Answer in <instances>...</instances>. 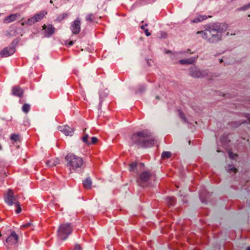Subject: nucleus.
<instances>
[{
  "label": "nucleus",
  "instance_id": "obj_1",
  "mask_svg": "<svg viewBox=\"0 0 250 250\" xmlns=\"http://www.w3.org/2000/svg\"><path fill=\"white\" fill-rule=\"evenodd\" d=\"M225 24L216 23L204 31H198L197 34H201V37L208 42L216 43L222 40V34L226 31Z\"/></svg>",
  "mask_w": 250,
  "mask_h": 250
},
{
  "label": "nucleus",
  "instance_id": "obj_2",
  "mask_svg": "<svg viewBox=\"0 0 250 250\" xmlns=\"http://www.w3.org/2000/svg\"><path fill=\"white\" fill-rule=\"evenodd\" d=\"M66 162L65 166L68 167L69 170L76 171L80 168L83 165V159L73 153H69L65 157Z\"/></svg>",
  "mask_w": 250,
  "mask_h": 250
},
{
  "label": "nucleus",
  "instance_id": "obj_3",
  "mask_svg": "<svg viewBox=\"0 0 250 250\" xmlns=\"http://www.w3.org/2000/svg\"><path fill=\"white\" fill-rule=\"evenodd\" d=\"M73 229L71 223H66L61 224L57 230L58 238L62 240H65L71 234Z\"/></svg>",
  "mask_w": 250,
  "mask_h": 250
},
{
  "label": "nucleus",
  "instance_id": "obj_4",
  "mask_svg": "<svg viewBox=\"0 0 250 250\" xmlns=\"http://www.w3.org/2000/svg\"><path fill=\"white\" fill-rule=\"evenodd\" d=\"M131 139L132 141H153L152 140V134L147 130H145L142 131L138 132L133 134Z\"/></svg>",
  "mask_w": 250,
  "mask_h": 250
},
{
  "label": "nucleus",
  "instance_id": "obj_5",
  "mask_svg": "<svg viewBox=\"0 0 250 250\" xmlns=\"http://www.w3.org/2000/svg\"><path fill=\"white\" fill-rule=\"evenodd\" d=\"M189 70L190 76L195 78H204L208 75L207 70H200L195 66H191Z\"/></svg>",
  "mask_w": 250,
  "mask_h": 250
},
{
  "label": "nucleus",
  "instance_id": "obj_6",
  "mask_svg": "<svg viewBox=\"0 0 250 250\" xmlns=\"http://www.w3.org/2000/svg\"><path fill=\"white\" fill-rule=\"evenodd\" d=\"M151 174L148 171H144L141 173L139 179L137 180L138 185L142 187H147L149 184V180Z\"/></svg>",
  "mask_w": 250,
  "mask_h": 250
},
{
  "label": "nucleus",
  "instance_id": "obj_7",
  "mask_svg": "<svg viewBox=\"0 0 250 250\" xmlns=\"http://www.w3.org/2000/svg\"><path fill=\"white\" fill-rule=\"evenodd\" d=\"M57 128L59 131L64 134L65 136H72L75 131L74 128L70 127L68 125H59Z\"/></svg>",
  "mask_w": 250,
  "mask_h": 250
},
{
  "label": "nucleus",
  "instance_id": "obj_8",
  "mask_svg": "<svg viewBox=\"0 0 250 250\" xmlns=\"http://www.w3.org/2000/svg\"><path fill=\"white\" fill-rule=\"evenodd\" d=\"M4 201L9 206L14 204L15 201H17L14 195V192L11 189H9L4 196Z\"/></svg>",
  "mask_w": 250,
  "mask_h": 250
},
{
  "label": "nucleus",
  "instance_id": "obj_9",
  "mask_svg": "<svg viewBox=\"0 0 250 250\" xmlns=\"http://www.w3.org/2000/svg\"><path fill=\"white\" fill-rule=\"evenodd\" d=\"M15 52V48L13 45L11 44L2 50L0 52V57H7Z\"/></svg>",
  "mask_w": 250,
  "mask_h": 250
},
{
  "label": "nucleus",
  "instance_id": "obj_10",
  "mask_svg": "<svg viewBox=\"0 0 250 250\" xmlns=\"http://www.w3.org/2000/svg\"><path fill=\"white\" fill-rule=\"evenodd\" d=\"M73 34L77 35L79 33L81 30V21L79 20H76L74 21L70 27Z\"/></svg>",
  "mask_w": 250,
  "mask_h": 250
},
{
  "label": "nucleus",
  "instance_id": "obj_11",
  "mask_svg": "<svg viewBox=\"0 0 250 250\" xmlns=\"http://www.w3.org/2000/svg\"><path fill=\"white\" fill-rule=\"evenodd\" d=\"M43 29L44 30V36L45 37L47 38L51 37L54 33L55 30V28L51 24H48L47 25L44 24L43 26Z\"/></svg>",
  "mask_w": 250,
  "mask_h": 250
},
{
  "label": "nucleus",
  "instance_id": "obj_12",
  "mask_svg": "<svg viewBox=\"0 0 250 250\" xmlns=\"http://www.w3.org/2000/svg\"><path fill=\"white\" fill-rule=\"evenodd\" d=\"M153 142H134L131 145L138 148H147L153 146Z\"/></svg>",
  "mask_w": 250,
  "mask_h": 250
},
{
  "label": "nucleus",
  "instance_id": "obj_13",
  "mask_svg": "<svg viewBox=\"0 0 250 250\" xmlns=\"http://www.w3.org/2000/svg\"><path fill=\"white\" fill-rule=\"evenodd\" d=\"M18 240V236L15 232H12L11 235L6 239V242L9 245L16 244Z\"/></svg>",
  "mask_w": 250,
  "mask_h": 250
},
{
  "label": "nucleus",
  "instance_id": "obj_14",
  "mask_svg": "<svg viewBox=\"0 0 250 250\" xmlns=\"http://www.w3.org/2000/svg\"><path fill=\"white\" fill-rule=\"evenodd\" d=\"M12 94L14 96L21 97L23 93V89L19 86H16L12 88Z\"/></svg>",
  "mask_w": 250,
  "mask_h": 250
},
{
  "label": "nucleus",
  "instance_id": "obj_15",
  "mask_svg": "<svg viewBox=\"0 0 250 250\" xmlns=\"http://www.w3.org/2000/svg\"><path fill=\"white\" fill-rule=\"evenodd\" d=\"M20 16L19 14H12L10 15L5 17L3 20L4 22L5 23H10L13 21H15L17 17Z\"/></svg>",
  "mask_w": 250,
  "mask_h": 250
},
{
  "label": "nucleus",
  "instance_id": "obj_16",
  "mask_svg": "<svg viewBox=\"0 0 250 250\" xmlns=\"http://www.w3.org/2000/svg\"><path fill=\"white\" fill-rule=\"evenodd\" d=\"M60 163V160L56 158L55 159H52L46 162V165L49 167H54Z\"/></svg>",
  "mask_w": 250,
  "mask_h": 250
},
{
  "label": "nucleus",
  "instance_id": "obj_17",
  "mask_svg": "<svg viewBox=\"0 0 250 250\" xmlns=\"http://www.w3.org/2000/svg\"><path fill=\"white\" fill-rule=\"evenodd\" d=\"M196 58H190L188 59H183L179 60V62L182 64H191L194 63L195 61Z\"/></svg>",
  "mask_w": 250,
  "mask_h": 250
},
{
  "label": "nucleus",
  "instance_id": "obj_18",
  "mask_svg": "<svg viewBox=\"0 0 250 250\" xmlns=\"http://www.w3.org/2000/svg\"><path fill=\"white\" fill-rule=\"evenodd\" d=\"M83 187L87 189H89L91 188V185H92V181L91 180L89 177L85 179L83 183Z\"/></svg>",
  "mask_w": 250,
  "mask_h": 250
},
{
  "label": "nucleus",
  "instance_id": "obj_19",
  "mask_svg": "<svg viewBox=\"0 0 250 250\" xmlns=\"http://www.w3.org/2000/svg\"><path fill=\"white\" fill-rule=\"evenodd\" d=\"M231 136V134H230L228 133H224L223 135H221V137L220 139V141H230Z\"/></svg>",
  "mask_w": 250,
  "mask_h": 250
},
{
  "label": "nucleus",
  "instance_id": "obj_20",
  "mask_svg": "<svg viewBox=\"0 0 250 250\" xmlns=\"http://www.w3.org/2000/svg\"><path fill=\"white\" fill-rule=\"evenodd\" d=\"M207 19V17L206 16L200 15V16L197 17L196 18H195V19H194L192 20V22L194 23H198V22H201Z\"/></svg>",
  "mask_w": 250,
  "mask_h": 250
},
{
  "label": "nucleus",
  "instance_id": "obj_21",
  "mask_svg": "<svg viewBox=\"0 0 250 250\" xmlns=\"http://www.w3.org/2000/svg\"><path fill=\"white\" fill-rule=\"evenodd\" d=\"M46 14L44 11H42L40 13L36 14L34 17L36 20H37V22L40 21Z\"/></svg>",
  "mask_w": 250,
  "mask_h": 250
},
{
  "label": "nucleus",
  "instance_id": "obj_22",
  "mask_svg": "<svg viewBox=\"0 0 250 250\" xmlns=\"http://www.w3.org/2000/svg\"><path fill=\"white\" fill-rule=\"evenodd\" d=\"M250 9V3L246 4L245 5H244L243 6H241L240 7H239L237 9V11L240 12V11H248Z\"/></svg>",
  "mask_w": 250,
  "mask_h": 250
},
{
  "label": "nucleus",
  "instance_id": "obj_23",
  "mask_svg": "<svg viewBox=\"0 0 250 250\" xmlns=\"http://www.w3.org/2000/svg\"><path fill=\"white\" fill-rule=\"evenodd\" d=\"M21 136L19 134H12L10 136V139L12 141H19L21 139Z\"/></svg>",
  "mask_w": 250,
  "mask_h": 250
},
{
  "label": "nucleus",
  "instance_id": "obj_24",
  "mask_svg": "<svg viewBox=\"0 0 250 250\" xmlns=\"http://www.w3.org/2000/svg\"><path fill=\"white\" fill-rule=\"evenodd\" d=\"M30 109V105L28 104H25L22 107V110L25 113H28Z\"/></svg>",
  "mask_w": 250,
  "mask_h": 250
},
{
  "label": "nucleus",
  "instance_id": "obj_25",
  "mask_svg": "<svg viewBox=\"0 0 250 250\" xmlns=\"http://www.w3.org/2000/svg\"><path fill=\"white\" fill-rule=\"evenodd\" d=\"M172 155V154L169 151H164L162 153L161 157L163 159L169 158Z\"/></svg>",
  "mask_w": 250,
  "mask_h": 250
},
{
  "label": "nucleus",
  "instance_id": "obj_26",
  "mask_svg": "<svg viewBox=\"0 0 250 250\" xmlns=\"http://www.w3.org/2000/svg\"><path fill=\"white\" fill-rule=\"evenodd\" d=\"M94 15L93 14H89L87 15L85 17V20L87 21H93L94 20Z\"/></svg>",
  "mask_w": 250,
  "mask_h": 250
},
{
  "label": "nucleus",
  "instance_id": "obj_27",
  "mask_svg": "<svg viewBox=\"0 0 250 250\" xmlns=\"http://www.w3.org/2000/svg\"><path fill=\"white\" fill-rule=\"evenodd\" d=\"M14 204L17 208L16 209V213L17 214L20 213L21 211V207L20 204L18 201H15Z\"/></svg>",
  "mask_w": 250,
  "mask_h": 250
},
{
  "label": "nucleus",
  "instance_id": "obj_28",
  "mask_svg": "<svg viewBox=\"0 0 250 250\" xmlns=\"http://www.w3.org/2000/svg\"><path fill=\"white\" fill-rule=\"evenodd\" d=\"M37 22V20H35L34 17L28 19L26 23L28 25H32Z\"/></svg>",
  "mask_w": 250,
  "mask_h": 250
},
{
  "label": "nucleus",
  "instance_id": "obj_29",
  "mask_svg": "<svg viewBox=\"0 0 250 250\" xmlns=\"http://www.w3.org/2000/svg\"><path fill=\"white\" fill-rule=\"evenodd\" d=\"M175 199L173 197H168L167 198V203L169 206H172L174 204Z\"/></svg>",
  "mask_w": 250,
  "mask_h": 250
},
{
  "label": "nucleus",
  "instance_id": "obj_30",
  "mask_svg": "<svg viewBox=\"0 0 250 250\" xmlns=\"http://www.w3.org/2000/svg\"><path fill=\"white\" fill-rule=\"evenodd\" d=\"M86 128H84L83 130V136L82 139V141H87V139L89 138V134L86 133Z\"/></svg>",
  "mask_w": 250,
  "mask_h": 250
},
{
  "label": "nucleus",
  "instance_id": "obj_31",
  "mask_svg": "<svg viewBox=\"0 0 250 250\" xmlns=\"http://www.w3.org/2000/svg\"><path fill=\"white\" fill-rule=\"evenodd\" d=\"M67 16V14L66 13H63L60 15H59L57 19V20L58 21H62V20L64 19L65 18H66Z\"/></svg>",
  "mask_w": 250,
  "mask_h": 250
},
{
  "label": "nucleus",
  "instance_id": "obj_32",
  "mask_svg": "<svg viewBox=\"0 0 250 250\" xmlns=\"http://www.w3.org/2000/svg\"><path fill=\"white\" fill-rule=\"evenodd\" d=\"M137 167V163L136 162H133L129 164V170L130 171H134L135 168Z\"/></svg>",
  "mask_w": 250,
  "mask_h": 250
},
{
  "label": "nucleus",
  "instance_id": "obj_33",
  "mask_svg": "<svg viewBox=\"0 0 250 250\" xmlns=\"http://www.w3.org/2000/svg\"><path fill=\"white\" fill-rule=\"evenodd\" d=\"M229 156L231 159H235L237 157V154L233 153L231 151H229Z\"/></svg>",
  "mask_w": 250,
  "mask_h": 250
},
{
  "label": "nucleus",
  "instance_id": "obj_34",
  "mask_svg": "<svg viewBox=\"0 0 250 250\" xmlns=\"http://www.w3.org/2000/svg\"><path fill=\"white\" fill-rule=\"evenodd\" d=\"M229 168H228V172H231L232 171L234 172V173H236L237 172V169L235 167H232V166H229Z\"/></svg>",
  "mask_w": 250,
  "mask_h": 250
},
{
  "label": "nucleus",
  "instance_id": "obj_35",
  "mask_svg": "<svg viewBox=\"0 0 250 250\" xmlns=\"http://www.w3.org/2000/svg\"><path fill=\"white\" fill-rule=\"evenodd\" d=\"M146 89V88L144 86H141L136 91L137 94H140L144 92Z\"/></svg>",
  "mask_w": 250,
  "mask_h": 250
},
{
  "label": "nucleus",
  "instance_id": "obj_36",
  "mask_svg": "<svg viewBox=\"0 0 250 250\" xmlns=\"http://www.w3.org/2000/svg\"><path fill=\"white\" fill-rule=\"evenodd\" d=\"M181 54H182V52H180V53L176 52V53H173L172 55L171 58L172 59H174L175 58L177 59L178 58H179L180 56L181 55Z\"/></svg>",
  "mask_w": 250,
  "mask_h": 250
},
{
  "label": "nucleus",
  "instance_id": "obj_37",
  "mask_svg": "<svg viewBox=\"0 0 250 250\" xmlns=\"http://www.w3.org/2000/svg\"><path fill=\"white\" fill-rule=\"evenodd\" d=\"M179 116L181 119L184 122H186V118L185 114L181 111L179 112Z\"/></svg>",
  "mask_w": 250,
  "mask_h": 250
},
{
  "label": "nucleus",
  "instance_id": "obj_38",
  "mask_svg": "<svg viewBox=\"0 0 250 250\" xmlns=\"http://www.w3.org/2000/svg\"><path fill=\"white\" fill-rule=\"evenodd\" d=\"M31 223H25L23 225H22L21 227V228H27L28 227H29L30 226H31Z\"/></svg>",
  "mask_w": 250,
  "mask_h": 250
},
{
  "label": "nucleus",
  "instance_id": "obj_39",
  "mask_svg": "<svg viewBox=\"0 0 250 250\" xmlns=\"http://www.w3.org/2000/svg\"><path fill=\"white\" fill-rule=\"evenodd\" d=\"M82 248L80 245L76 244L74 249L73 250H82Z\"/></svg>",
  "mask_w": 250,
  "mask_h": 250
},
{
  "label": "nucleus",
  "instance_id": "obj_40",
  "mask_svg": "<svg viewBox=\"0 0 250 250\" xmlns=\"http://www.w3.org/2000/svg\"><path fill=\"white\" fill-rule=\"evenodd\" d=\"M145 33L146 34V35L147 37L151 35V33L148 31V30L147 29H145Z\"/></svg>",
  "mask_w": 250,
  "mask_h": 250
},
{
  "label": "nucleus",
  "instance_id": "obj_41",
  "mask_svg": "<svg viewBox=\"0 0 250 250\" xmlns=\"http://www.w3.org/2000/svg\"><path fill=\"white\" fill-rule=\"evenodd\" d=\"M100 139H101V138H99L97 137H92L91 138V141H99Z\"/></svg>",
  "mask_w": 250,
  "mask_h": 250
},
{
  "label": "nucleus",
  "instance_id": "obj_42",
  "mask_svg": "<svg viewBox=\"0 0 250 250\" xmlns=\"http://www.w3.org/2000/svg\"><path fill=\"white\" fill-rule=\"evenodd\" d=\"M74 43V42L73 41H70L68 44H67V42H66V44H67V46H71Z\"/></svg>",
  "mask_w": 250,
  "mask_h": 250
},
{
  "label": "nucleus",
  "instance_id": "obj_43",
  "mask_svg": "<svg viewBox=\"0 0 250 250\" xmlns=\"http://www.w3.org/2000/svg\"><path fill=\"white\" fill-rule=\"evenodd\" d=\"M88 145H94L97 142H94V141H92V142H85Z\"/></svg>",
  "mask_w": 250,
  "mask_h": 250
},
{
  "label": "nucleus",
  "instance_id": "obj_44",
  "mask_svg": "<svg viewBox=\"0 0 250 250\" xmlns=\"http://www.w3.org/2000/svg\"><path fill=\"white\" fill-rule=\"evenodd\" d=\"M247 123L248 124L250 123V115H248V116H247Z\"/></svg>",
  "mask_w": 250,
  "mask_h": 250
},
{
  "label": "nucleus",
  "instance_id": "obj_45",
  "mask_svg": "<svg viewBox=\"0 0 250 250\" xmlns=\"http://www.w3.org/2000/svg\"><path fill=\"white\" fill-rule=\"evenodd\" d=\"M148 25V24L147 23H146L145 25H142L141 26V28L142 29H143L145 30V27L146 26H147Z\"/></svg>",
  "mask_w": 250,
  "mask_h": 250
},
{
  "label": "nucleus",
  "instance_id": "obj_46",
  "mask_svg": "<svg viewBox=\"0 0 250 250\" xmlns=\"http://www.w3.org/2000/svg\"><path fill=\"white\" fill-rule=\"evenodd\" d=\"M155 98L158 100H159L160 99V97L159 96H156Z\"/></svg>",
  "mask_w": 250,
  "mask_h": 250
},
{
  "label": "nucleus",
  "instance_id": "obj_47",
  "mask_svg": "<svg viewBox=\"0 0 250 250\" xmlns=\"http://www.w3.org/2000/svg\"><path fill=\"white\" fill-rule=\"evenodd\" d=\"M147 63L148 64V65H151L149 61L148 60H147Z\"/></svg>",
  "mask_w": 250,
  "mask_h": 250
},
{
  "label": "nucleus",
  "instance_id": "obj_48",
  "mask_svg": "<svg viewBox=\"0 0 250 250\" xmlns=\"http://www.w3.org/2000/svg\"><path fill=\"white\" fill-rule=\"evenodd\" d=\"M247 250H250V246L247 248Z\"/></svg>",
  "mask_w": 250,
  "mask_h": 250
},
{
  "label": "nucleus",
  "instance_id": "obj_49",
  "mask_svg": "<svg viewBox=\"0 0 250 250\" xmlns=\"http://www.w3.org/2000/svg\"><path fill=\"white\" fill-rule=\"evenodd\" d=\"M223 62V59H221L220 60V62Z\"/></svg>",
  "mask_w": 250,
  "mask_h": 250
},
{
  "label": "nucleus",
  "instance_id": "obj_50",
  "mask_svg": "<svg viewBox=\"0 0 250 250\" xmlns=\"http://www.w3.org/2000/svg\"><path fill=\"white\" fill-rule=\"evenodd\" d=\"M225 63H228V64H230V62H228L227 61L225 62Z\"/></svg>",
  "mask_w": 250,
  "mask_h": 250
},
{
  "label": "nucleus",
  "instance_id": "obj_51",
  "mask_svg": "<svg viewBox=\"0 0 250 250\" xmlns=\"http://www.w3.org/2000/svg\"><path fill=\"white\" fill-rule=\"evenodd\" d=\"M50 3H53V1H52V0H51L50 1Z\"/></svg>",
  "mask_w": 250,
  "mask_h": 250
},
{
  "label": "nucleus",
  "instance_id": "obj_52",
  "mask_svg": "<svg viewBox=\"0 0 250 250\" xmlns=\"http://www.w3.org/2000/svg\"><path fill=\"white\" fill-rule=\"evenodd\" d=\"M1 149H2V147H1V145H0V150H1Z\"/></svg>",
  "mask_w": 250,
  "mask_h": 250
},
{
  "label": "nucleus",
  "instance_id": "obj_53",
  "mask_svg": "<svg viewBox=\"0 0 250 250\" xmlns=\"http://www.w3.org/2000/svg\"><path fill=\"white\" fill-rule=\"evenodd\" d=\"M247 141H249V139H247Z\"/></svg>",
  "mask_w": 250,
  "mask_h": 250
}]
</instances>
